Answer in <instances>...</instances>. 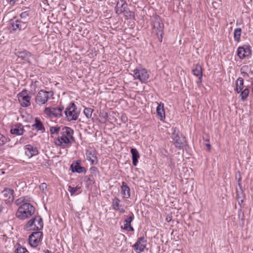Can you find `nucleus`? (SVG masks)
<instances>
[{"label": "nucleus", "instance_id": "864d4df0", "mask_svg": "<svg viewBox=\"0 0 253 253\" xmlns=\"http://www.w3.org/2000/svg\"><path fill=\"white\" fill-rule=\"evenodd\" d=\"M19 200H17V201H16V204H17V205H18V204H19V203H18V201H19Z\"/></svg>", "mask_w": 253, "mask_h": 253}, {"label": "nucleus", "instance_id": "37998d69", "mask_svg": "<svg viewBox=\"0 0 253 253\" xmlns=\"http://www.w3.org/2000/svg\"><path fill=\"white\" fill-rule=\"evenodd\" d=\"M18 0H10V4L11 5H13L15 4V3Z\"/></svg>", "mask_w": 253, "mask_h": 253}, {"label": "nucleus", "instance_id": "6e6d98bb", "mask_svg": "<svg viewBox=\"0 0 253 253\" xmlns=\"http://www.w3.org/2000/svg\"><path fill=\"white\" fill-rule=\"evenodd\" d=\"M87 180H88V181H90V178H88Z\"/></svg>", "mask_w": 253, "mask_h": 253}, {"label": "nucleus", "instance_id": "3c124183", "mask_svg": "<svg viewBox=\"0 0 253 253\" xmlns=\"http://www.w3.org/2000/svg\"><path fill=\"white\" fill-rule=\"evenodd\" d=\"M97 169V168H96L95 167H93V168H91V169Z\"/></svg>", "mask_w": 253, "mask_h": 253}, {"label": "nucleus", "instance_id": "412c9836", "mask_svg": "<svg viewBox=\"0 0 253 253\" xmlns=\"http://www.w3.org/2000/svg\"><path fill=\"white\" fill-rule=\"evenodd\" d=\"M24 131L23 127L21 124L16 125L13 126L10 129L11 134L17 135H22Z\"/></svg>", "mask_w": 253, "mask_h": 253}, {"label": "nucleus", "instance_id": "6ab92c4d", "mask_svg": "<svg viewBox=\"0 0 253 253\" xmlns=\"http://www.w3.org/2000/svg\"><path fill=\"white\" fill-rule=\"evenodd\" d=\"M25 154L29 158H31L38 154V150L36 147L28 144L25 146Z\"/></svg>", "mask_w": 253, "mask_h": 253}, {"label": "nucleus", "instance_id": "58836bf2", "mask_svg": "<svg viewBox=\"0 0 253 253\" xmlns=\"http://www.w3.org/2000/svg\"><path fill=\"white\" fill-rule=\"evenodd\" d=\"M124 13L127 14L130 18L133 17L134 16V13L130 11H127L126 10L125 12Z\"/></svg>", "mask_w": 253, "mask_h": 253}, {"label": "nucleus", "instance_id": "7c9ffc66", "mask_svg": "<svg viewBox=\"0 0 253 253\" xmlns=\"http://www.w3.org/2000/svg\"><path fill=\"white\" fill-rule=\"evenodd\" d=\"M60 130V127L56 126L50 127L49 131L51 134H58Z\"/></svg>", "mask_w": 253, "mask_h": 253}, {"label": "nucleus", "instance_id": "473e14b6", "mask_svg": "<svg viewBox=\"0 0 253 253\" xmlns=\"http://www.w3.org/2000/svg\"><path fill=\"white\" fill-rule=\"evenodd\" d=\"M93 110L90 108H85L84 111V113L87 118L91 117Z\"/></svg>", "mask_w": 253, "mask_h": 253}, {"label": "nucleus", "instance_id": "0eeeda50", "mask_svg": "<svg viewBox=\"0 0 253 253\" xmlns=\"http://www.w3.org/2000/svg\"><path fill=\"white\" fill-rule=\"evenodd\" d=\"M135 79H138L142 83H146L149 78L147 70L142 67H137L132 71Z\"/></svg>", "mask_w": 253, "mask_h": 253}, {"label": "nucleus", "instance_id": "aec40b11", "mask_svg": "<svg viewBox=\"0 0 253 253\" xmlns=\"http://www.w3.org/2000/svg\"><path fill=\"white\" fill-rule=\"evenodd\" d=\"M87 160L90 161L91 165L96 164L98 162L95 151L92 149L87 150L86 152Z\"/></svg>", "mask_w": 253, "mask_h": 253}, {"label": "nucleus", "instance_id": "1a4fd4ad", "mask_svg": "<svg viewBox=\"0 0 253 253\" xmlns=\"http://www.w3.org/2000/svg\"><path fill=\"white\" fill-rule=\"evenodd\" d=\"M9 25V29L13 31L24 30L28 25L26 22L16 19L15 18L10 20Z\"/></svg>", "mask_w": 253, "mask_h": 253}, {"label": "nucleus", "instance_id": "39448f33", "mask_svg": "<svg viewBox=\"0 0 253 253\" xmlns=\"http://www.w3.org/2000/svg\"><path fill=\"white\" fill-rule=\"evenodd\" d=\"M171 138L176 148H180L185 146L186 144L185 137L183 136L176 127L172 128Z\"/></svg>", "mask_w": 253, "mask_h": 253}, {"label": "nucleus", "instance_id": "cd10ccee", "mask_svg": "<svg viewBox=\"0 0 253 253\" xmlns=\"http://www.w3.org/2000/svg\"><path fill=\"white\" fill-rule=\"evenodd\" d=\"M240 93V97H241V100L243 101H245L249 96L250 90L248 88H246L244 90H242Z\"/></svg>", "mask_w": 253, "mask_h": 253}, {"label": "nucleus", "instance_id": "de8ad7c7", "mask_svg": "<svg viewBox=\"0 0 253 253\" xmlns=\"http://www.w3.org/2000/svg\"><path fill=\"white\" fill-rule=\"evenodd\" d=\"M166 219H167V221L168 222H170V221H171V217H167Z\"/></svg>", "mask_w": 253, "mask_h": 253}, {"label": "nucleus", "instance_id": "a19ab883", "mask_svg": "<svg viewBox=\"0 0 253 253\" xmlns=\"http://www.w3.org/2000/svg\"><path fill=\"white\" fill-rule=\"evenodd\" d=\"M128 225H129V224H128V223H126V224H125L124 225V226L123 227V226L121 227V228L123 229H124V230H128Z\"/></svg>", "mask_w": 253, "mask_h": 253}, {"label": "nucleus", "instance_id": "423d86ee", "mask_svg": "<svg viewBox=\"0 0 253 253\" xmlns=\"http://www.w3.org/2000/svg\"><path fill=\"white\" fill-rule=\"evenodd\" d=\"M64 113L68 121L77 120L79 115V113L77 111V108L73 102L69 104Z\"/></svg>", "mask_w": 253, "mask_h": 253}, {"label": "nucleus", "instance_id": "f3484780", "mask_svg": "<svg viewBox=\"0 0 253 253\" xmlns=\"http://www.w3.org/2000/svg\"><path fill=\"white\" fill-rule=\"evenodd\" d=\"M15 54L18 58L20 59L21 60L27 61L29 63L31 62L30 58L32 57V54L30 52L27 50H23L18 51Z\"/></svg>", "mask_w": 253, "mask_h": 253}, {"label": "nucleus", "instance_id": "9b49d317", "mask_svg": "<svg viewBox=\"0 0 253 253\" xmlns=\"http://www.w3.org/2000/svg\"><path fill=\"white\" fill-rule=\"evenodd\" d=\"M64 108L62 107H46L44 109V113L49 117L60 118L62 116V111Z\"/></svg>", "mask_w": 253, "mask_h": 253}, {"label": "nucleus", "instance_id": "f257e3e1", "mask_svg": "<svg viewBox=\"0 0 253 253\" xmlns=\"http://www.w3.org/2000/svg\"><path fill=\"white\" fill-rule=\"evenodd\" d=\"M73 134L74 130L71 128L67 126L63 127L61 129L60 136L55 139V144L63 148L65 147L71 141L75 142V139L73 136Z\"/></svg>", "mask_w": 253, "mask_h": 253}, {"label": "nucleus", "instance_id": "5701e85b", "mask_svg": "<svg viewBox=\"0 0 253 253\" xmlns=\"http://www.w3.org/2000/svg\"><path fill=\"white\" fill-rule=\"evenodd\" d=\"M156 112L157 115L161 121H163L165 119V112L164 108L163 103H158Z\"/></svg>", "mask_w": 253, "mask_h": 253}, {"label": "nucleus", "instance_id": "393cba45", "mask_svg": "<svg viewBox=\"0 0 253 253\" xmlns=\"http://www.w3.org/2000/svg\"><path fill=\"white\" fill-rule=\"evenodd\" d=\"M130 153L132 155V164L136 166L138 163V160L140 157V155L136 148H131Z\"/></svg>", "mask_w": 253, "mask_h": 253}, {"label": "nucleus", "instance_id": "6e6552de", "mask_svg": "<svg viewBox=\"0 0 253 253\" xmlns=\"http://www.w3.org/2000/svg\"><path fill=\"white\" fill-rule=\"evenodd\" d=\"M53 95L52 91H46L42 89L38 92L36 97V102L39 105L44 104Z\"/></svg>", "mask_w": 253, "mask_h": 253}, {"label": "nucleus", "instance_id": "f8f14e48", "mask_svg": "<svg viewBox=\"0 0 253 253\" xmlns=\"http://www.w3.org/2000/svg\"><path fill=\"white\" fill-rule=\"evenodd\" d=\"M18 99L21 105L27 107L31 105V96L28 94V90H24L18 94Z\"/></svg>", "mask_w": 253, "mask_h": 253}, {"label": "nucleus", "instance_id": "a878e982", "mask_svg": "<svg viewBox=\"0 0 253 253\" xmlns=\"http://www.w3.org/2000/svg\"><path fill=\"white\" fill-rule=\"evenodd\" d=\"M243 87L244 79L242 78L239 77L236 82V88L235 89L236 92L239 93L243 90Z\"/></svg>", "mask_w": 253, "mask_h": 253}, {"label": "nucleus", "instance_id": "20e7f679", "mask_svg": "<svg viewBox=\"0 0 253 253\" xmlns=\"http://www.w3.org/2000/svg\"><path fill=\"white\" fill-rule=\"evenodd\" d=\"M164 28V25L160 17L158 15L155 16L153 20V30L154 32L156 33L160 42H162L163 41Z\"/></svg>", "mask_w": 253, "mask_h": 253}, {"label": "nucleus", "instance_id": "ddd939ff", "mask_svg": "<svg viewBox=\"0 0 253 253\" xmlns=\"http://www.w3.org/2000/svg\"><path fill=\"white\" fill-rule=\"evenodd\" d=\"M147 241L144 237L138 238L136 242L132 246L137 253L143 252L146 247Z\"/></svg>", "mask_w": 253, "mask_h": 253}, {"label": "nucleus", "instance_id": "c85d7f7f", "mask_svg": "<svg viewBox=\"0 0 253 253\" xmlns=\"http://www.w3.org/2000/svg\"><path fill=\"white\" fill-rule=\"evenodd\" d=\"M242 30L240 28H236L234 31V38L235 41L237 42H239L240 41V37L241 34Z\"/></svg>", "mask_w": 253, "mask_h": 253}, {"label": "nucleus", "instance_id": "b1692460", "mask_svg": "<svg viewBox=\"0 0 253 253\" xmlns=\"http://www.w3.org/2000/svg\"><path fill=\"white\" fill-rule=\"evenodd\" d=\"M121 190V193L123 198L127 199L130 197V189L126 182H122Z\"/></svg>", "mask_w": 253, "mask_h": 253}, {"label": "nucleus", "instance_id": "72a5a7b5", "mask_svg": "<svg viewBox=\"0 0 253 253\" xmlns=\"http://www.w3.org/2000/svg\"><path fill=\"white\" fill-rule=\"evenodd\" d=\"M27 251V249L21 246L18 247L15 251L16 253H25Z\"/></svg>", "mask_w": 253, "mask_h": 253}, {"label": "nucleus", "instance_id": "a18cd8bd", "mask_svg": "<svg viewBox=\"0 0 253 253\" xmlns=\"http://www.w3.org/2000/svg\"><path fill=\"white\" fill-rule=\"evenodd\" d=\"M117 211H119L120 212H121V213L125 212V210L124 209H120L119 208V210H118Z\"/></svg>", "mask_w": 253, "mask_h": 253}, {"label": "nucleus", "instance_id": "ea45409f", "mask_svg": "<svg viewBox=\"0 0 253 253\" xmlns=\"http://www.w3.org/2000/svg\"><path fill=\"white\" fill-rule=\"evenodd\" d=\"M40 188L41 190L43 191L44 190L46 189L47 188V185L45 183H42L40 186Z\"/></svg>", "mask_w": 253, "mask_h": 253}, {"label": "nucleus", "instance_id": "f704fd0d", "mask_svg": "<svg viewBox=\"0 0 253 253\" xmlns=\"http://www.w3.org/2000/svg\"><path fill=\"white\" fill-rule=\"evenodd\" d=\"M245 68H248V67L247 66H243L241 69V73L242 76L244 78H248L249 77V74L247 72H246L245 71H244V70H245Z\"/></svg>", "mask_w": 253, "mask_h": 253}, {"label": "nucleus", "instance_id": "49530a36", "mask_svg": "<svg viewBox=\"0 0 253 253\" xmlns=\"http://www.w3.org/2000/svg\"><path fill=\"white\" fill-rule=\"evenodd\" d=\"M44 253H52L50 251L48 250H45L44 251Z\"/></svg>", "mask_w": 253, "mask_h": 253}, {"label": "nucleus", "instance_id": "bb28decb", "mask_svg": "<svg viewBox=\"0 0 253 253\" xmlns=\"http://www.w3.org/2000/svg\"><path fill=\"white\" fill-rule=\"evenodd\" d=\"M33 126L35 127L38 130H41L42 131H44L45 130V128L42 123L37 118L35 119V124Z\"/></svg>", "mask_w": 253, "mask_h": 253}, {"label": "nucleus", "instance_id": "c756f323", "mask_svg": "<svg viewBox=\"0 0 253 253\" xmlns=\"http://www.w3.org/2000/svg\"><path fill=\"white\" fill-rule=\"evenodd\" d=\"M81 187L79 186H76L75 187H73L71 186H68V190L72 196L75 194H78L80 192L76 193L80 189Z\"/></svg>", "mask_w": 253, "mask_h": 253}, {"label": "nucleus", "instance_id": "4468645a", "mask_svg": "<svg viewBox=\"0 0 253 253\" xmlns=\"http://www.w3.org/2000/svg\"><path fill=\"white\" fill-rule=\"evenodd\" d=\"M4 200L6 204H10L14 200V191L12 189L5 188L2 192Z\"/></svg>", "mask_w": 253, "mask_h": 253}, {"label": "nucleus", "instance_id": "5fc2aeb1", "mask_svg": "<svg viewBox=\"0 0 253 253\" xmlns=\"http://www.w3.org/2000/svg\"><path fill=\"white\" fill-rule=\"evenodd\" d=\"M241 203H242L243 202V200H242L241 201Z\"/></svg>", "mask_w": 253, "mask_h": 253}, {"label": "nucleus", "instance_id": "4be33fe9", "mask_svg": "<svg viewBox=\"0 0 253 253\" xmlns=\"http://www.w3.org/2000/svg\"><path fill=\"white\" fill-rule=\"evenodd\" d=\"M192 73L195 76L198 77L199 81L198 83H201L202 79V69L201 66L196 65L192 70Z\"/></svg>", "mask_w": 253, "mask_h": 253}, {"label": "nucleus", "instance_id": "e433bc0d", "mask_svg": "<svg viewBox=\"0 0 253 253\" xmlns=\"http://www.w3.org/2000/svg\"><path fill=\"white\" fill-rule=\"evenodd\" d=\"M6 141V138L0 133V146L3 145Z\"/></svg>", "mask_w": 253, "mask_h": 253}, {"label": "nucleus", "instance_id": "dca6fc26", "mask_svg": "<svg viewBox=\"0 0 253 253\" xmlns=\"http://www.w3.org/2000/svg\"><path fill=\"white\" fill-rule=\"evenodd\" d=\"M127 7V4L126 1L124 0H118L115 7L116 13L119 15L123 12H125Z\"/></svg>", "mask_w": 253, "mask_h": 253}, {"label": "nucleus", "instance_id": "09e8293b", "mask_svg": "<svg viewBox=\"0 0 253 253\" xmlns=\"http://www.w3.org/2000/svg\"><path fill=\"white\" fill-rule=\"evenodd\" d=\"M2 206L0 205V213L1 212V211H2Z\"/></svg>", "mask_w": 253, "mask_h": 253}, {"label": "nucleus", "instance_id": "603ef678", "mask_svg": "<svg viewBox=\"0 0 253 253\" xmlns=\"http://www.w3.org/2000/svg\"><path fill=\"white\" fill-rule=\"evenodd\" d=\"M252 91L253 92V83H252Z\"/></svg>", "mask_w": 253, "mask_h": 253}, {"label": "nucleus", "instance_id": "79ce46f5", "mask_svg": "<svg viewBox=\"0 0 253 253\" xmlns=\"http://www.w3.org/2000/svg\"><path fill=\"white\" fill-rule=\"evenodd\" d=\"M27 138L26 137H23L20 138L19 142L20 143H24L25 141L26 140Z\"/></svg>", "mask_w": 253, "mask_h": 253}, {"label": "nucleus", "instance_id": "2f4dec72", "mask_svg": "<svg viewBox=\"0 0 253 253\" xmlns=\"http://www.w3.org/2000/svg\"><path fill=\"white\" fill-rule=\"evenodd\" d=\"M120 200L118 198H115L113 200L112 206L114 210H119Z\"/></svg>", "mask_w": 253, "mask_h": 253}, {"label": "nucleus", "instance_id": "c03bdc74", "mask_svg": "<svg viewBox=\"0 0 253 253\" xmlns=\"http://www.w3.org/2000/svg\"><path fill=\"white\" fill-rule=\"evenodd\" d=\"M128 226V230L131 231H134V228L131 226V224H129V225Z\"/></svg>", "mask_w": 253, "mask_h": 253}, {"label": "nucleus", "instance_id": "8fccbe9b", "mask_svg": "<svg viewBox=\"0 0 253 253\" xmlns=\"http://www.w3.org/2000/svg\"><path fill=\"white\" fill-rule=\"evenodd\" d=\"M206 146H207V147H208L209 148H210L211 145H210V144H206Z\"/></svg>", "mask_w": 253, "mask_h": 253}, {"label": "nucleus", "instance_id": "4c0bfd02", "mask_svg": "<svg viewBox=\"0 0 253 253\" xmlns=\"http://www.w3.org/2000/svg\"><path fill=\"white\" fill-rule=\"evenodd\" d=\"M28 16H29V12H28V11H25L24 12H23L20 14V17L22 18H26Z\"/></svg>", "mask_w": 253, "mask_h": 253}, {"label": "nucleus", "instance_id": "2eb2a0df", "mask_svg": "<svg viewBox=\"0 0 253 253\" xmlns=\"http://www.w3.org/2000/svg\"><path fill=\"white\" fill-rule=\"evenodd\" d=\"M70 169L73 172L82 173L86 171L85 168L81 166L80 161H77L75 162H73L70 166Z\"/></svg>", "mask_w": 253, "mask_h": 253}, {"label": "nucleus", "instance_id": "f03ea898", "mask_svg": "<svg viewBox=\"0 0 253 253\" xmlns=\"http://www.w3.org/2000/svg\"><path fill=\"white\" fill-rule=\"evenodd\" d=\"M24 202L22 205L18 208L16 213V216L21 220H25L31 217L35 211V207L30 203Z\"/></svg>", "mask_w": 253, "mask_h": 253}, {"label": "nucleus", "instance_id": "9d476101", "mask_svg": "<svg viewBox=\"0 0 253 253\" xmlns=\"http://www.w3.org/2000/svg\"><path fill=\"white\" fill-rule=\"evenodd\" d=\"M43 233L40 231L33 232L29 236V245L33 248L37 247L41 242Z\"/></svg>", "mask_w": 253, "mask_h": 253}, {"label": "nucleus", "instance_id": "a211bd4d", "mask_svg": "<svg viewBox=\"0 0 253 253\" xmlns=\"http://www.w3.org/2000/svg\"><path fill=\"white\" fill-rule=\"evenodd\" d=\"M251 53L249 46H240L237 50V55L240 59L250 56Z\"/></svg>", "mask_w": 253, "mask_h": 253}, {"label": "nucleus", "instance_id": "c9c22d12", "mask_svg": "<svg viewBox=\"0 0 253 253\" xmlns=\"http://www.w3.org/2000/svg\"><path fill=\"white\" fill-rule=\"evenodd\" d=\"M134 215L132 213H131V215L127 216L126 218L125 219V221L126 223H128V224H131V222L134 219Z\"/></svg>", "mask_w": 253, "mask_h": 253}, {"label": "nucleus", "instance_id": "7ed1b4c3", "mask_svg": "<svg viewBox=\"0 0 253 253\" xmlns=\"http://www.w3.org/2000/svg\"><path fill=\"white\" fill-rule=\"evenodd\" d=\"M43 223L42 218L40 215L35 216L29 220L24 226V229L26 231L35 230L39 231L42 229Z\"/></svg>", "mask_w": 253, "mask_h": 253}]
</instances>
